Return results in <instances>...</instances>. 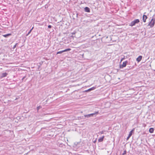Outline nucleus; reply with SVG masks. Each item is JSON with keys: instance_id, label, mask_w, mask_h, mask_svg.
<instances>
[{"instance_id": "nucleus-29", "label": "nucleus", "mask_w": 155, "mask_h": 155, "mask_svg": "<svg viewBox=\"0 0 155 155\" xmlns=\"http://www.w3.org/2000/svg\"><path fill=\"white\" fill-rule=\"evenodd\" d=\"M79 155H81V154H79Z\"/></svg>"}, {"instance_id": "nucleus-17", "label": "nucleus", "mask_w": 155, "mask_h": 155, "mask_svg": "<svg viewBox=\"0 0 155 155\" xmlns=\"http://www.w3.org/2000/svg\"><path fill=\"white\" fill-rule=\"evenodd\" d=\"M126 150H125L124 151V152L122 154V155H125V154H126Z\"/></svg>"}, {"instance_id": "nucleus-9", "label": "nucleus", "mask_w": 155, "mask_h": 155, "mask_svg": "<svg viewBox=\"0 0 155 155\" xmlns=\"http://www.w3.org/2000/svg\"><path fill=\"white\" fill-rule=\"evenodd\" d=\"M95 88H96L95 87H93L85 91V92H87L90 91L91 90H94L95 89Z\"/></svg>"}, {"instance_id": "nucleus-20", "label": "nucleus", "mask_w": 155, "mask_h": 155, "mask_svg": "<svg viewBox=\"0 0 155 155\" xmlns=\"http://www.w3.org/2000/svg\"><path fill=\"white\" fill-rule=\"evenodd\" d=\"M97 139H95L94 141H93L94 143H95L96 142Z\"/></svg>"}, {"instance_id": "nucleus-26", "label": "nucleus", "mask_w": 155, "mask_h": 155, "mask_svg": "<svg viewBox=\"0 0 155 155\" xmlns=\"http://www.w3.org/2000/svg\"><path fill=\"white\" fill-rule=\"evenodd\" d=\"M75 33L74 32H72V33H71V34H72V35H74V34H75Z\"/></svg>"}, {"instance_id": "nucleus-4", "label": "nucleus", "mask_w": 155, "mask_h": 155, "mask_svg": "<svg viewBox=\"0 0 155 155\" xmlns=\"http://www.w3.org/2000/svg\"><path fill=\"white\" fill-rule=\"evenodd\" d=\"M128 62L127 61H124L123 63V64H122L120 65V68H123L124 67H125L126 66V65L127 64Z\"/></svg>"}, {"instance_id": "nucleus-21", "label": "nucleus", "mask_w": 155, "mask_h": 155, "mask_svg": "<svg viewBox=\"0 0 155 155\" xmlns=\"http://www.w3.org/2000/svg\"><path fill=\"white\" fill-rule=\"evenodd\" d=\"M130 137H131V136H129V135H128V137L127 138V140H128L129 139V138Z\"/></svg>"}, {"instance_id": "nucleus-27", "label": "nucleus", "mask_w": 155, "mask_h": 155, "mask_svg": "<svg viewBox=\"0 0 155 155\" xmlns=\"http://www.w3.org/2000/svg\"><path fill=\"white\" fill-rule=\"evenodd\" d=\"M78 13H77L76 14V17H77V18L78 17Z\"/></svg>"}, {"instance_id": "nucleus-10", "label": "nucleus", "mask_w": 155, "mask_h": 155, "mask_svg": "<svg viewBox=\"0 0 155 155\" xmlns=\"http://www.w3.org/2000/svg\"><path fill=\"white\" fill-rule=\"evenodd\" d=\"M104 136H103L102 137H101L100 138H99L98 140V142H102L103 140V139H104Z\"/></svg>"}, {"instance_id": "nucleus-8", "label": "nucleus", "mask_w": 155, "mask_h": 155, "mask_svg": "<svg viewBox=\"0 0 155 155\" xmlns=\"http://www.w3.org/2000/svg\"><path fill=\"white\" fill-rule=\"evenodd\" d=\"M142 56H139L136 59V60L138 62H139L142 59Z\"/></svg>"}, {"instance_id": "nucleus-11", "label": "nucleus", "mask_w": 155, "mask_h": 155, "mask_svg": "<svg viewBox=\"0 0 155 155\" xmlns=\"http://www.w3.org/2000/svg\"><path fill=\"white\" fill-rule=\"evenodd\" d=\"M7 74H8L7 73L5 72V73H3L2 74V76H1V77L2 78L5 77L7 76Z\"/></svg>"}, {"instance_id": "nucleus-1", "label": "nucleus", "mask_w": 155, "mask_h": 155, "mask_svg": "<svg viewBox=\"0 0 155 155\" xmlns=\"http://www.w3.org/2000/svg\"><path fill=\"white\" fill-rule=\"evenodd\" d=\"M140 22V20L138 19H135L133 21L131 22L129 25L131 26H133L135 25L136 24Z\"/></svg>"}, {"instance_id": "nucleus-16", "label": "nucleus", "mask_w": 155, "mask_h": 155, "mask_svg": "<svg viewBox=\"0 0 155 155\" xmlns=\"http://www.w3.org/2000/svg\"><path fill=\"white\" fill-rule=\"evenodd\" d=\"M41 108V106H38V107H37V110L38 111V110H39L40 109V108Z\"/></svg>"}, {"instance_id": "nucleus-19", "label": "nucleus", "mask_w": 155, "mask_h": 155, "mask_svg": "<svg viewBox=\"0 0 155 155\" xmlns=\"http://www.w3.org/2000/svg\"><path fill=\"white\" fill-rule=\"evenodd\" d=\"M52 27V26L51 25H48V28H51Z\"/></svg>"}, {"instance_id": "nucleus-2", "label": "nucleus", "mask_w": 155, "mask_h": 155, "mask_svg": "<svg viewBox=\"0 0 155 155\" xmlns=\"http://www.w3.org/2000/svg\"><path fill=\"white\" fill-rule=\"evenodd\" d=\"M155 19L154 18H152L151 21L149 22L148 26H150L151 27H153L155 24Z\"/></svg>"}, {"instance_id": "nucleus-18", "label": "nucleus", "mask_w": 155, "mask_h": 155, "mask_svg": "<svg viewBox=\"0 0 155 155\" xmlns=\"http://www.w3.org/2000/svg\"><path fill=\"white\" fill-rule=\"evenodd\" d=\"M18 44V43H16L13 46V48L14 49L16 47L17 45Z\"/></svg>"}, {"instance_id": "nucleus-12", "label": "nucleus", "mask_w": 155, "mask_h": 155, "mask_svg": "<svg viewBox=\"0 0 155 155\" xmlns=\"http://www.w3.org/2000/svg\"><path fill=\"white\" fill-rule=\"evenodd\" d=\"M154 129L153 128H150L149 129V132L150 133H152L153 132Z\"/></svg>"}, {"instance_id": "nucleus-15", "label": "nucleus", "mask_w": 155, "mask_h": 155, "mask_svg": "<svg viewBox=\"0 0 155 155\" xmlns=\"http://www.w3.org/2000/svg\"><path fill=\"white\" fill-rule=\"evenodd\" d=\"M33 27L28 32V34L26 35V36H28L31 32V31H32V29H33Z\"/></svg>"}, {"instance_id": "nucleus-24", "label": "nucleus", "mask_w": 155, "mask_h": 155, "mask_svg": "<svg viewBox=\"0 0 155 155\" xmlns=\"http://www.w3.org/2000/svg\"><path fill=\"white\" fill-rule=\"evenodd\" d=\"M40 65L38 66V69H39V68L40 67V66L41 65V63H40Z\"/></svg>"}, {"instance_id": "nucleus-14", "label": "nucleus", "mask_w": 155, "mask_h": 155, "mask_svg": "<svg viewBox=\"0 0 155 155\" xmlns=\"http://www.w3.org/2000/svg\"><path fill=\"white\" fill-rule=\"evenodd\" d=\"M134 128L133 130H132L131 131H130V133L129 134V136H131V135H132V132L134 131Z\"/></svg>"}, {"instance_id": "nucleus-23", "label": "nucleus", "mask_w": 155, "mask_h": 155, "mask_svg": "<svg viewBox=\"0 0 155 155\" xmlns=\"http://www.w3.org/2000/svg\"><path fill=\"white\" fill-rule=\"evenodd\" d=\"M100 133L101 134H104V131H101L100 132Z\"/></svg>"}, {"instance_id": "nucleus-5", "label": "nucleus", "mask_w": 155, "mask_h": 155, "mask_svg": "<svg viewBox=\"0 0 155 155\" xmlns=\"http://www.w3.org/2000/svg\"><path fill=\"white\" fill-rule=\"evenodd\" d=\"M71 50V49L70 48H68L66 49L65 50H62V51H61L58 52L57 53V54H61L64 52L67 51H70Z\"/></svg>"}, {"instance_id": "nucleus-28", "label": "nucleus", "mask_w": 155, "mask_h": 155, "mask_svg": "<svg viewBox=\"0 0 155 155\" xmlns=\"http://www.w3.org/2000/svg\"><path fill=\"white\" fill-rule=\"evenodd\" d=\"M18 1H19V0H17Z\"/></svg>"}, {"instance_id": "nucleus-6", "label": "nucleus", "mask_w": 155, "mask_h": 155, "mask_svg": "<svg viewBox=\"0 0 155 155\" xmlns=\"http://www.w3.org/2000/svg\"><path fill=\"white\" fill-rule=\"evenodd\" d=\"M84 11L85 12H90V9L87 7H86L84 8Z\"/></svg>"}, {"instance_id": "nucleus-13", "label": "nucleus", "mask_w": 155, "mask_h": 155, "mask_svg": "<svg viewBox=\"0 0 155 155\" xmlns=\"http://www.w3.org/2000/svg\"><path fill=\"white\" fill-rule=\"evenodd\" d=\"M11 34L9 33V34H7L6 35H2V36H4V37L6 38H7L8 37L11 36Z\"/></svg>"}, {"instance_id": "nucleus-3", "label": "nucleus", "mask_w": 155, "mask_h": 155, "mask_svg": "<svg viewBox=\"0 0 155 155\" xmlns=\"http://www.w3.org/2000/svg\"><path fill=\"white\" fill-rule=\"evenodd\" d=\"M98 111H96L95 112V113L91 114H87V115H84V116L85 117H92L94 115L96 114H98Z\"/></svg>"}, {"instance_id": "nucleus-7", "label": "nucleus", "mask_w": 155, "mask_h": 155, "mask_svg": "<svg viewBox=\"0 0 155 155\" xmlns=\"http://www.w3.org/2000/svg\"><path fill=\"white\" fill-rule=\"evenodd\" d=\"M147 18V15H143V18H142L143 21L144 22H145L146 21V19Z\"/></svg>"}, {"instance_id": "nucleus-22", "label": "nucleus", "mask_w": 155, "mask_h": 155, "mask_svg": "<svg viewBox=\"0 0 155 155\" xmlns=\"http://www.w3.org/2000/svg\"><path fill=\"white\" fill-rule=\"evenodd\" d=\"M16 118L18 120H19L20 119V117H17Z\"/></svg>"}, {"instance_id": "nucleus-25", "label": "nucleus", "mask_w": 155, "mask_h": 155, "mask_svg": "<svg viewBox=\"0 0 155 155\" xmlns=\"http://www.w3.org/2000/svg\"><path fill=\"white\" fill-rule=\"evenodd\" d=\"M25 76H24V77L22 78V80H23V79H24L25 78Z\"/></svg>"}]
</instances>
